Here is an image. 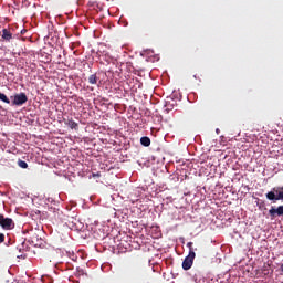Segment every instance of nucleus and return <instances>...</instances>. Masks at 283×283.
Listing matches in <instances>:
<instances>
[{"mask_svg":"<svg viewBox=\"0 0 283 283\" xmlns=\"http://www.w3.org/2000/svg\"><path fill=\"white\" fill-rule=\"evenodd\" d=\"M268 200L272 202H277V200H282L283 202V186L282 187H274L271 191L265 195Z\"/></svg>","mask_w":283,"mask_h":283,"instance_id":"1","label":"nucleus"},{"mask_svg":"<svg viewBox=\"0 0 283 283\" xmlns=\"http://www.w3.org/2000/svg\"><path fill=\"white\" fill-rule=\"evenodd\" d=\"M11 98H13L11 103L15 107H21V105L28 103V95H25V93H18L14 96H11Z\"/></svg>","mask_w":283,"mask_h":283,"instance_id":"2","label":"nucleus"},{"mask_svg":"<svg viewBox=\"0 0 283 283\" xmlns=\"http://www.w3.org/2000/svg\"><path fill=\"white\" fill-rule=\"evenodd\" d=\"M193 260H196V252L189 251V254L185 258L182 262V269L184 271H189L191 266H193Z\"/></svg>","mask_w":283,"mask_h":283,"instance_id":"3","label":"nucleus"},{"mask_svg":"<svg viewBox=\"0 0 283 283\" xmlns=\"http://www.w3.org/2000/svg\"><path fill=\"white\" fill-rule=\"evenodd\" d=\"M0 227L6 231L14 229V221L11 218H6L3 214H0Z\"/></svg>","mask_w":283,"mask_h":283,"instance_id":"4","label":"nucleus"},{"mask_svg":"<svg viewBox=\"0 0 283 283\" xmlns=\"http://www.w3.org/2000/svg\"><path fill=\"white\" fill-rule=\"evenodd\" d=\"M130 275L136 280H140V277L145 275V268H143V265H135L130 271Z\"/></svg>","mask_w":283,"mask_h":283,"instance_id":"5","label":"nucleus"},{"mask_svg":"<svg viewBox=\"0 0 283 283\" xmlns=\"http://www.w3.org/2000/svg\"><path fill=\"white\" fill-rule=\"evenodd\" d=\"M269 216L270 218L273 220L275 218L279 217H282L283 216V206H279L277 208L275 207H272L270 210H269Z\"/></svg>","mask_w":283,"mask_h":283,"instance_id":"6","label":"nucleus"},{"mask_svg":"<svg viewBox=\"0 0 283 283\" xmlns=\"http://www.w3.org/2000/svg\"><path fill=\"white\" fill-rule=\"evenodd\" d=\"M1 36H2L3 41H8V42L12 41V32H10V30H8V29L2 30Z\"/></svg>","mask_w":283,"mask_h":283,"instance_id":"7","label":"nucleus"},{"mask_svg":"<svg viewBox=\"0 0 283 283\" xmlns=\"http://www.w3.org/2000/svg\"><path fill=\"white\" fill-rule=\"evenodd\" d=\"M65 125L70 127L71 129H78V123L74 122V119H67L65 120Z\"/></svg>","mask_w":283,"mask_h":283,"instance_id":"8","label":"nucleus"},{"mask_svg":"<svg viewBox=\"0 0 283 283\" xmlns=\"http://www.w3.org/2000/svg\"><path fill=\"white\" fill-rule=\"evenodd\" d=\"M30 235L32 244H34V247H39V235L33 231H31Z\"/></svg>","mask_w":283,"mask_h":283,"instance_id":"9","label":"nucleus"},{"mask_svg":"<svg viewBox=\"0 0 283 283\" xmlns=\"http://www.w3.org/2000/svg\"><path fill=\"white\" fill-rule=\"evenodd\" d=\"M140 144L143 147H149V145H151V139L147 136H144L140 138Z\"/></svg>","mask_w":283,"mask_h":283,"instance_id":"10","label":"nucleus"},{"mask_svg":"<svg viewBox=\"0 0 283 283\" xmlns=\"http://www.w3.org/2000/svg\"><path fill=\"white\" fill-rule=\"evenodd\" d=\"M88 83L91 85H96V83H98V76H96V74H92L88 76Z\"/></svg>","mask_w":283,"mask_h":283,"instance_id":"11","label":"nucleus"},{"mask_svg":"<svg viewBox=\"0 0 283 283\" xmlns=\"http://www.w3.org/2000/svg\"><path fill=\"white\" fill-rule=\"evenodd\" d=\"M0 101H2V103H6L7 105H10V98H8V96L1 92H0Z\"/></svg>","mask_w":283,"mask_h":283,"instance_id":"12","label":"nucleus"},{"mask_svg":"<svg viewBox=\"0 0 283 283\" xmlns=\"http://www.w3.org/2000/svg\"><path fill=\"white\" fill-rule=\"evenodd\" d=\"M18 167H21V169H28V163L24 160L19 159L18 160Z\"/></svg>","mask_w":283,"mask_h":283,"instance_id":"13","label":"nucleus"},{"mask_svg":"<svg viewBox=\"0 0 283 283\" xmlns=\"http://www.w3.org/2000/svg\"><path fill=\"white\" fill-rule=\"evenodd\" d=\"M6 242V234L0 233V244H3Z\"/></svg>","mask_w":283,"mask_h":283,"instance_id":"14","label":"nucleus"},{"mask_svg":"<svg viewBox=\"0 0 283 283\" xmlns=\"http://www.w3.org/2000/svg\"><path fill=\"white\" fill-rule=\"evenodd\" d=\"M187 247H188L189 251H193V242H188Z\"/></svg>","mask_w":283,"mask_h":283,"instance_id":"15","label":"nucleus"},{"mask_svg":"<svg viewBox=\"0 0 283 283\" xmlns=\"http://www.w3.org/2000/svg\"><path fill=\"white\" fill-rule=\"evenodd\" d=\"M281 271L283 272V263H282V265H281Z\"/></svg>","mask_w":283,"mask_h":283,"instance_id":"16","label":"nucleus"}]
</instances>
